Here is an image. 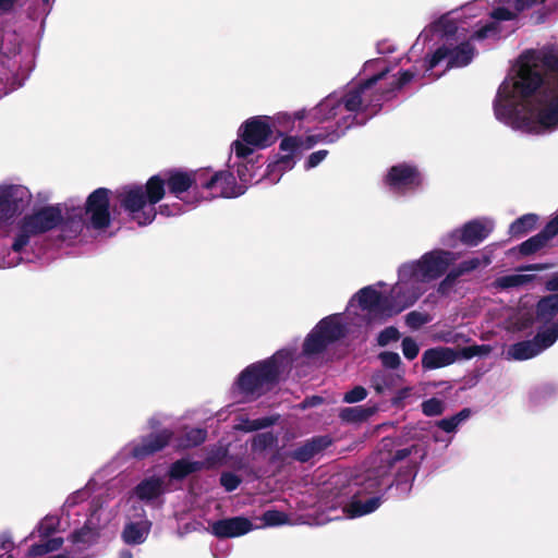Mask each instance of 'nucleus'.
I'll use <instances>...</instances> for the list:
<instances>
[{"instance_id":"obj_1","label":"nucleus","mask_w":558,"mask_h":558,"mask_svg":"<svg viewBox=\"0 0 558 558\" xmlns=\"http://www.w3.org/2000/svg\"><path fill=\"white\" fill-rule=\"evenodd\" d=\"M514 83L504 82L494 99V113L497 120L513 129L527 133L541 134L558 129V97L548 92L536 93L532 99L520 107L513 101Z\"/></svg>"},{"instance_id":"obj_2","label":"nucleus","mask_w":558,"mask_h":558,"mask_svg":"<svg viewBox=\"0 0 558 558\" xmlns=\"http://www.w3.org/2000/svg\"><path fill=\"white\" fill-rule=\"evenodd\" d=\"M514 88L524 99L545 92L558 97V47L546 46L522 54Z\"/></svg>"},{"instance_id":"obj_3","label":"nucleus","mask_w":558,"mask_h":558,"mask_svg":"<svg viewBox=\"0 0 558 558\" xmlns=\"http://www.w3.org/2000/svg\"><path fill=\"white\" fill-rule=\"evenodd\" d=\"M163 197V181L160 174L151 175L144 185L129 184L116 191L120 207L141 227L155 220L158 213L155 206Z\"/></svg>"},{"instance_id":"obj_4","label":"nucleus","mask_w":558,"mask_h":558,"mask_svg":"<svg viewBox=\"0 0 558 558\" xmlns=\"http://www.w3.org/2000/svg\"><path fill=\"white\" fill-rule=\"evenodd\" d=\"M290 364V352L278 350L271 356L246 366L239 374L236 386L244 396L260 397L279 384L281 375Z\"/></svg>"},{"instance_id":"obj_5","label":"nucleus","mask_w":558,"mask_h":558,"mask_svg":"<svg viewBox=\"0 0 558 558\" xmlns=\"http://www.w3.org/2000/svg\"><path fill=\"white\" fill-rule=\"evenodd\" d=\"M64 223L70 222L68 217L63 216L60 204L46 205L23 216L17 223V234L12 243V251L21 253L32 238L45 234Z\"/></svg>"},{"instance_id":"obj_6","label":"nucleus","mask_w":558,"mask_h":558,"mask_svg":"<svg viewBox=\"0 0 558 558\" xmlns=\"http://www.w3.org/2000/svg\"><path fill=\"white\" fill-rule=\"evenodd\" d=\"M456 259V253L435 248L424 253L417 260L403 264L399 269V274L402 278L426 283L446 275Z\"/></svg>"},{"instance_id":"obj_7","label":"nucleus","mask_w":558,"mask_h":558,"mask_svg":"<svg viewBox=\"0 0 558 558\" xmlns=\"http://www.w3.org/2000/svg\"><path fill=\"white\" fill-rule=\"evenodd\" d=\"M267 116H256L247 119L240 128L239 137L232 144L235 156L240 159H246L254 153V148L259 149L269 147L272 141V128Z\"/></svg>"},{"instance_id":"obj_8","label":"nucleus","mask_w":558,"mask_h":558,"mask_svg":"<svg viewBox=\"0 0 558 558\" xmlns=\"http://www.w3.org/2000/svg\"><path fill=\"white\" fill-rule=\"evenodd\" d=\"M359 307L365 312L366 325H379L398 315L404 306H398L391 295H385L372 286L364 287L354 295Z\"/></svg>"},{"instance_id":"obj_9","label":"nucleus","mask_w":558,"mask_h":558,"mask_svg":"<svg viewBox=\"0 0 558 558\" xmlns=\"http://www.w3.org/2000/svg\"><path fill=\"white\" fill-rule=\"evenodd\" d=\"M420 445H412L408 448L396 450L393 453H389L386 459H381L380 465L368 469L363 475V480L360 482L361 488L356 492V495L364 494H377L386 493L389 490V472L397 462L403 461L417 453Z\"/></svg>"},{"instance_id":"obj_10","label":"nucleus","mask_w":558,"mask_h":558,"mask_svg":"<svg viewBox=\"0 0 558 558\" xmlns=\"http://www.w3.org/2000/svg\"><path fill=\"white\" fill-rule=\"evenodd\" d=\"M110 195L111 191L107 187L96 189L87 196L84 208H72V213L68 214L69 222L82 223L83 216L86 215L94 229H107L111 223Z\"/></svg>"},{"instance_id":"obj_11","label":"nucleus","mask_w":558,"mask_h":558,"mask_svg":"<svg viewBox=\"0 0 558 558\" xmlns=\"http://www.w3.org/2000/svg\"><path fill=\"white\" fill-rule=\"evenodd\" d=\"M345 335L347 328L338 315L326 316L306 336L302 347L303 353L308 356L319 354Z\"/></svg>"},{"instance_id":"obj_12","label":"nucleus","mask_w":558,"mask_h":558,"mask_svg":"<svg viewBox=\"0 0 558 558\" xmlns=\"http://www.w3.org/2000/svg\"><path fill=\"white\" fill-rule=\"evenodd\" d=\"M316 144L317 140L313 135L305 137L289 135L283 137L279 148L287 154L279 156L274 162H270L267 166L266 174L268 177L281 175L284 171L291 170L295 163L294 157L301 155L304 150L311 149Z\"/></svg>"},{"instance_id":"obj_13","label":"nucleus","mask_w":558,"mask_h":558,"mask_svg":"<svg viewBox=\"0 0 558 558\" xmlns=\"http://www.w3.org/2000/svg\"><path fill=\"white\" fill-rule=\"evenodd\" d=\"M475 48L470 41H462L459 45L444 44L430 56H426L425 70L430 71L440 62L447 61V68H462L471 63L474 58Z\"/></svg>"},{"instance_id":"obj_14","label":"nucleus","mask_w":558,"mask_h":558,"mask_svg":"<svg viewBox=\"0 0 558 558\" xmlns=\"http://www.w3.org/2000/svg\"><path fill=\"white\" fill-rule=\"evenodd\" d=\"M29 191L21 185L0 187V228L21 214L31 202Z\"/></svg>"},{"instance_id":"obj_15","label":"nucleus","mask_w":558,"mask_h":558,"mask_svg":"<svg viewBox=\"0 0 558 558\" xmlns=\"http://www.w3.org/2000/svg\"><path fill=\"white\" fill-rule=\"evenodd\" d=\"M172 438L173 432L168 428H163L157 433H150L146 436H142L138 441H132L129 445V454L136 460L146 459L163 450Z\"/></svg>"},{"instance_id":"obj_16","label":"nucleus","mask_w":558,"mask_h":558,"mask_svg":"<svg viewBox=\"0 0 558 558\" xmlns=\"http://www.w3.org/2000/svg\"><path fill=\"white\" fill-rule=\"evenodd\" d=\"M535 319L538 324L537 332L556 335L558 339V293L542 296L535 305Z\"/></svg>"},{"instance_id":"obj_17","label":"nucleus","mask_w":558,"mask_h":558,"mask_svg":"<svg viewBox=\"0 0 558 558\" xmlns=\"http://www.w3.org/2000/svg\"><path fill=\"white\" fill-rule=\"evenodd\" d=\"M385 183L392 191L415 190L422 184V175L415 166L398 163L388 170Z\"/></svg>"},{"instance_id":"obj_18","label":"nucleus","mask_w":558,"mask_h":558,"mask_svg":"<svg viewBox=\"0 0 558 558\" xmlns=\"http://www.w3.org/2000/svg\"><path fill=\"white\" fill-rule=\"evenodd\" d=\"M555 337L554 332H536L532 340H523L510 345L508 353L515 361L532 359L550 348L555 343Z\"/></svg>"},{"instance_id":"obj_19","label":"nucleus","mask_w":558,"mask_h":558,"mask_svg":"<svg viewBox=\"0 0 558 558\" xmlns=\"http://www.w3.org/2000/svg\"><path fill=\"white\" fill-rule=\"evenodd\" d=\"M160 175L161 181H163V191L166 192L167 186L169 193L174 195L177 198H181V195L192 187H201V178L197 172L170 169L163 171Z\"/></svg>"},{"instance_id":"obj_20","label":"nucleus","mask_w":558,"mask_h":558,"mask_svg":"<svg viewBox=\"0 0 558 558\" xmlns=\"http://www.w3.org/2000/svg\"><path fill=\"white\" fill-rule=\"evenodd\" d=\"M420 450L421 451L416 453V460L411 459L405 466L398 470L392 480L389 477V489L395 487L400 498L408 497L412 490L413 482L420 469V461L423 460L426 454L421 446Z\"/></svg>"},{"instance_id":"obj_21","label":"nucleus","mask_w":558,"mask_h":558,"mask_svg":"<svg viewBox=\"0 0 558 558\" xmlns=\"http://www.w3.org/2000/svg\"><path fill=\"white\" fill-rule=\"evenodd\" d=\"M252 521L245 517L220 519L210 524V533L219 539L233 538L253 530Z\"/></svg>"},{"instance_id":"obj_22","label":"nucleus","mask_w":558,"mask_h":558,"mask_svg":"<svg viewBox=\"0 0 558 558\" xmlns=\"http://www.w3.org/2000/svg\"><path fill=\"white\" fill-rule=\"evenodd\" d=\"M493 231V225L481 219H473L465 222L461 228L456 229L452 238H457L462 244L473 247L482 243Z\"/></svg>"},{"instance_id":"obj_23","label":"nucleus","mask_w":558,"mask_h":558,"mask_svg":"<svg viewBox=\"0 0 558 558\" xmlns=\"http://www.w3.org/2000/svg\"><path fill=\"white\" fill-rule=\"evenodd\" d=\"M201 187L211 192L214 196L234 197L236 181L229 170H220L210 175L206 181H201Z\"/></svg>"},{"instance_id":"obj_24","label":"nucleus","mask_w":558,"mask_h":558,"mask_svg":"<svg viewBox=\"0 0 558 558\" xmlns=\"http://www.w3.org/2000/svg\"><path fill=\"white\" fill-rule=\"evenodd\" d=\"M558 234V215L550 219L535 235L529 238L518 246L523 256L532 255L548 245V242Z\"/></svg>"},{"instance_id":"obj_25","label":"nucleus","mask_w":558,"mask_h":558,"mask_svg":"<svg viewBox=\"0 0 558 558\" xmlns=\"http://www.w3.org/2000/svg\"><path fill=\"white\" fill-rule=\"evenodd\" d=\"M332 445V438L329 435H318L306 439L302 445L293 449L288 456L298 462L306 463L315 456L322 453Z\"/></svg>"},{"instance_id":"obj_26","label":"nucleus","mask_w":558,"mask_h":558,"mask_svg":"<svg viewBox=\"0 0 558 558\" xmlns=\"http://www.w3.org/2000/svg\"><path fill=\"white\" fill-rule=\"evenodd\" d=\"M389 72V69L380 71L379 73L368 77L367 80L361 82L357 87L345 93L341 99H336L337 102H341V107L343 106L347 111L356 112L361 109L362 106V95L363 93L373 87L377 82L383 80L386 74Z\"/></svg>"},{"instance_id":"obj_27","label":"nucleus","mask_w":558,"mask_h":558,"mask_svg":"<svg viewBox=\"0 0 558 558\" xmlns=\"http://www.w3.org/2000/svg\"><path fill=\"white\" fill-rule=\"evenodd\" d=\"M458 357L456 349L438 347L424 351L421 362L424 369H436L451 365Z\"/></svg>"},{"instance_id":"obj_28","label":"nucleus","mask_w":558,"mask_h":558,"mask_svg":"<svg viewBox=\"0 0 558 558\" xmlns=\"http://www.w3.org/2000/svg\"><path fill=\"white\" fill-rule=\"evenodd\" d=\"M151 525V521L146 518L140 521L126 522L121 533V539L126 545H141L147 539Z\"/></svg>"},{"instance_id":"obj_29","label":"nucleus","mask_w":558,"mask_h":558,"mask_svg":"<svg viewBox=\"0 0 558 558\" xmlns=\"http://www.w3.org/2000/svg\"><path fill=\"white\" fill-rule=\"evenodd\" d=\"M490 17L494 19L495 21L489 22V23L485 24L484 26H482L481 28H478L477 31H475L474 34L472 35V38L482 40L492 35L497 34V32H498V23L497 22L514 20V19H517V13L509 10L505 5H502V7H498V8L494 9L490 13Z\"/></svg>"},{"instance_id":"obj_30","label":"nucleus","mask_w":558,"mask_h":558,"mask_svg":"<svg viewBox=\"0 0 558 558\" xmlns=\"http://www.w3.org/2000/svg\"><path fill=\"white\" fill-rule=\"evenodd\" d=\"M381 504V496H373L365 501L356 498L353 499L344 507V511L350 518H357L374 512Z\"/></svg>"},{"instance_id":"obj_31","label":"nucleus","mask_w":558,"mask_h":558,"mask_svg":"<svg viewBox=\"0 0 558 558\" xmlns=\"http://www.w3.org/2000/svg\"><path fill=\"white\" fill-rule=\"evenodd\" d=\"M134 493L141 500H154L162 494V481L157 476L144 478L135 486Z\"/></svg>"},{"instance_id":"obj_32","label":"nucleus","mask_w":558,"mask_h":558,"mask_svg":"<svg viewBox=\"0 0 558 558\" xmlns=\"http://www.w3.org/2000/svg\"><path fill=\"white\" fill-rule=\"evenodd\" d=\"M377 411L378 407L376 404L369 407H348L340 410L339 417L345 423H362L367 421Z\"/></svg>"},{"instance_id":"obj_33","label":"nucleus","mask_w":558,"mask_h":558,"mask_svg":"<svg viewBox=\"0 0 558 558\" xmlns=\"http://www.w3.org/2000/svg\"><path fill=\"white\" fill-rule=\"evenodd\" d=\"M203 462L190 461L189 459L182 458L174 461L169 469V476L174 481H182L189 475L201 471Z\"/></svg>"},{"instance_id":"obj_34","label":"nucleus","mask_w":558,"mask_h":558,"mask_svg":"<svg viewBox=\"0 0 558 558\" xmlns=\"http://www.w3.org/2000/svg\"><path fill=\"white\" fill-rule=\"evenodd\" d=\"M399 379L398 375L380 369L371 376V387L377 395H384L387 391H391L397 386Z\"/></svg>"},{"instance_id":"obj_35","label":"nucleus","mask_w":558,"mask_h":558,"mask_svg":"<svg viewBox=\"0 0 558 558\" xmlns=\"http://www.w3.org/2000/svg\"><path fill=\"white\" fill-rule=\"evenodd\" d=\"M63 538L62 537H48V538H41L39 543L33 544L28 548V555L32 557H40L46 554L59 550L63 545Z\"/></svg>"},{"instance_id":"obj_36","label":"nucleus","mask_w":558,"mask_h":558,"mask_svg":"<svg viewBox=\"0 0 558 558\" xmlns=\"http://www.w3.org/2000/svg\"><path fill=\"white\" fill-rule=\"evenodd\" d=\"M537 220L538 217L535 214L523 215L510 225L509 232L512 236L526 234L536 227Z\"/></svg>"},{"instance_id":"obj_37","label":"nucleus","mask_w":558,"mask_h":558,"mask_svg":"<svg viewBox=\"0 0 558 558\" xmlns=\"http://www.w3.org/2000/svg\"><path fill=\"white\" fill-rule=\"evenodd\" d=\"M98 538V530L88 524H84L81 529L74 530L70 536V541L73 544H94Z\"/></svg>"},{"instance_id":"obj_38","label":"nucleus","mask_w":558,"mask_h":558,"mask_svg":"<svg viewBox=\"0 0 558 558\" xmlns=\"http://www.w3.org/2000/svg\"><path fill=\"white\" fill-rule=\"evenodd\" d=\"M480 266L481 259L473 257L449 268L446 275L456 283L460 277L476 270Z\"/></svg>"},{"instance_id":"obj_39","label":"nucleus","mask_w":558,"mask_h":558,"mask_svg":"<svg viewBox=\"0 0 558 558\" xmlns=\"http://www.w3.org/2000/svg\"><path fill=\"white\" fill-rule=\"evenodd\" d=\"M470 414L471 410L464 408L457 414L438 421L436 425L446 433H452L457 429L461 422H463L470 416Z\"/></svg>"},{"instance_id":"obj_40","label":"nucleus","mask_w":558,"mask_h":558,"mask_svg":"<svg viewBox=\"0 0 558 558\" xmlns=\"http://www.w3.org/2000/svg\"><path fill=\"white\" fill-rule=\"evenodd\" d=\"M206 438H207V430L205 428H199V427L191 428L187 432H185V434L183 435V437L181 439V445L184 448L197 447V446H201L202 444H204Z\"/></svg>"},{"instance_id":"obj_41","label":"nucleus","mask_w":558,"mask_h":558,"mask_svg":"<svg viewBox=\"0 0 558 558\" xmlns=\"http://www.w3.org/2000/svg\"><path fill=\"white\" fill-rule=\"evenodd\" d=\"M60 520L53 515H46L37 525L36 530L40 538H48L57 532Z\"/></svg>"},{"instance_id":"obj_42","label":"nucleus","mask_w":558,"mask_h":558,"mask_svg":"<svg viewBox=\"0 0 558 558\" xmlns=\"http://www.w3.org/2000/svg\"><path fill=\"white\" fill-rule=\"evenodd\" d=\"M340 107L341 102H337L336 99L327 98L317 106L316 110L320 120H330L338 114Z\"/></svg>"},{"instance_id":"obj_43","label":"nucleus","mask_w":558,"mask_h":558,"mask_svg":"<svg viewBox=\"0 0 558 558\" xmlns=\"http://www.w3.org/2000/svg\"><path fill=\"white\" fill-rule=\"evenodd\" d=\"M531 281V277L527 275H507L497 278L496 284L501 289L521 287Z\"/></svg>"},{"instance_id":"obj_44","label":"nucleus","mask_w":558,"mask_h":558,"mask_svg":"<svg viewBox=\"0 0 558 558\" xmlns=\"http://www.w3.org/2000/svg\"><path fill=\"white\" fill-rule=\"evenodd\" d=\"M277 442V437L271 432L256 434L252 441L254 451H264Z\"/></svg>"},{"instance_id":"obj_45","label":"nucleus","mask_w":558,"mask_h":558,"mask_svg":"<svg viewBox=\"0 0 558 558\" xmlns=\"http://www.w3.org/2000/svg\"><path fill=\"white\" fill-rule=\"evenodd\" d=\"M422 412L426 416H438L445 411V404L437 398H430L422 402Z\"/></svg>"},{"instance_id":"obj_46","label":"nucleus","mask_w":558,"mask_h":558,"mask_svg":"<svg viewBox=\"0 0 558 558\" xmlns=\"http://www.w3.org/2000/svg\"><path fill=\"white\" fill-rule=\"evenodd\" d=\"M401 337L400 331L395 326L386 327L377 336V344L379 347H386L390 342L398 341Z\"/></svg>"},{"instance_id":"obj_47","label":"nucleus","mask_w":558,"mask_h":558,"mask_svg":"<svg viewBox=\"0 0 558 558\" xmlns=\"http://www.w3.org/2000/svg\"><path fill=\"white\" fill-rule=\"evenodd\" d=\"M219 482L226 492L231 493L240 486L242 478L235 473L228 471L221 473Z\"/></svg>"},{"instance_id":"obj_48","label":"nucleus","mask_w":558,"mask_h":558,"mask_svg":"<svg viewBox=\"0 0 558 558\" xmlns=\"http://www.w3.org/2000/svg\"><path fill=\"white\" fill-rule=\"evenodd\" d=\"M429 315L417 311H412L405 315V324L412 329H420L429 322Z\"/></svg>"},{"instance_id":"obj_49","label":"nucleus","mask_w":558,"mask_h":558,"mask_svg":"<svg viewBox=\"0 0 558 558\" xmlns=\"http://www.w3.org/2000/svg\"><path fill=\"white\" fill-rule=\"evenodd\" d=\"M414 76H415V73L412 72L411 70H404V71L400 72L399 78L393 81L390 84V87L387 90H385L383 93V95L392 94L396 90L401 89L403 86H405L408 83H410Z\"/></svg>"},{"instance_id":"obj_50","label":"nucleus","mask_w":558,"mask_h":558,"mask_svg":"<svg viewBox=\"0 0 558 558\" xmlns=\"http://www.w3.org/2000/svg\"><path fill=\"white\" fill-rule=\"evenodd\" d=\"M264 523L268 526H276L287 522L288 517L284 512L279 510H267L262 517Z\"/></svg>"},{"instance_id":"obj_51","label":"nucleus","mask_w":558,"mask_h":558,"mask_svg":"<svg viewBox=\"0 0 558 558\" xmlns=\"http://www.w3.org/2000/svg\"><path fill=\"white\" fill-rule=\"evenodd\" d=\"M384 367L389 369H396L401 364L400 355L397 352L384 351L378 355Z\"/></svg>"},{"instance_id":"obj_52","label":"nucleus","mask_w":558,"mask_h":558,"mask_svg":"<svg viewBox=\"0 0 558 558\" xmlns=\"http://www.w3.org/2000/svg\"><path fill=\"white\" fill-rule=\"evenodd\" d=\"M401 347H402V353L405 359L412 361L418 355L420 348L413 338H411V337L403 338Z\"/></svg>"},{"instance_id":"obj_53","label":"nucleus","mask_w":558,"mask_h":558,"mask_svg":"<svg viewBox=\"0 0 558 558\" xmlns=\"http://www.w3.org/2000/svg\"><path fill=\"white\" fill-rule=\"evenodd\" d=\"M488 351H489V349L486 345L473 344V345L464 347L462 349L457 350V353H459V357L470 360L474 356H478V355H482L483 353H487Z\"/></svg>"},{"instance_id":"obj_54","label":"nucleus","mask_w":558,"mask_h":558,"mask_svg":"<svg viewBox=\"0 0 558 558\" xmlns=\"http://www.w3.org/2000/svg\"><path fill=\"white\" fill-rule=\"evenodd\" d=\"M366 397L367 390L363 386H355L344 393L343 401L347 403H355L364 400Z\"/></svg>"},{"instance_id":"obj_55","label":"nucleus","mask_w":558,"mask_h":558,"mask_svg":"<svg viewBox=\"0 0 558 558\" xmlns=\"http://www.w3.org/2000/svg\"><path fill=\"white\" fill-rule=\"evenodd\" d=\"M327 156H328V150H326V149H320V150L312 153L305 162V169L308 170V169L317 167Z\"/></svg>"},{"instance_id":"obj_56","label":"nucleus","mask_w":558,"mask_h":558,"mask_svg":"<svg viewBox=\"0 0 558 558\" xmlns=\"http://www.w3.org/2000/svg\"><path fill=\"white\" fill-rule=\"evenodd\" d=\"M546 0H514L512 7L514 9L513 12H515L517 14L526 10V9H530L532 5L536 4V3H544Z\"/></svg>"},{"instance_id":"obj_57","label":"nucleus","mask_w":558,"mask_h":558,"mask_svg":"<svg viewBox=\"0 0 558 558\" xmlns=\"http://www.w3.org/2000/svg\"><path fill=\"white\" fill-rule=\"evenodd\" d=\"M535 323L537 324V322L535 319V314L534 315L524 314L518 320L519 329H521V330L529 329V328L533 327V325Z\"/></svg>"},{"instance_id":"obj_58","label":"nucleus","mask_w":558,"mask_h":558,"mask_svg":"<svg viewBox=\"0 0 558 558\" xmlns=\"http://www.w3.org/2000/svg\"><path fill=\"white\" fill-rule=\"evenodd\" d=\"M456 283L446 275L445 278L439 282L437 292L440 295H447L451 291Z\"/></svg>"},{"instance_id":"obj_59","label":"nucleus","mask_w":558,"mask_h":558,"mask_svg":"<svg viewBox=\"0 0 558 558\" xmlns=\"http://www.w3.org/2000/svg\"><path fill=\"white\" fill-rule=\"evenodd\" d=\"M254 422H255L256 429L259 430V429H264V428L275 425L277 422V417L264 416V417L255 418Z\"/></svg>"},{"instance_id":"obj_60","label":"nucleus","mask_w":558,"mask_h":558,"mask_svg":"<svg viewBox=\"0 0 558 558\" xmlns=\"http://www.w3.org/2000/svg\"><path fill=\"white\" fill-rule=\"evenodd\" d=\"M410 388H402L391 398V404L393 407H400L405 398L409 397Z\"/></svg>"},{"instance_id":"obj_61","label":"nucleus","mask_w":558,"mask_h":558,"mask_svg":"<svg viewBox=\"0 0 558 558\" xmlns=\"http://www.w3.org/2000/svg\"><path fill=\"white\" fill-rule=\"evenodd\" d=\"M545 289L550 292H558V271L545 282Z\"/></svg>"},{"instance_id":"obj_62","label":"nucleus","mask_w":558,"mask_h":558,"mask_svg":"<svg viewBox=\"0 0 558 558\" xmlns=\"http://www.w3.org/2000/svg\"><path fill=\"white\" fill-rule=\"evenodd\" d=\"M240 430L250 433V432H256V426L254 420L245 418L242 421V423L238 427Z\"/></svg>"},{"instance_id":"obj_63","label":"nucleus","mask_w":558,"mask_h":558,"mask_svg":"<svg viewBox=\"0 0 558 558\" xmlns=\"http://www.w3.org/2000/svg\"><path fill=\"white\" fill-rule=\"evenodd\" d=\"M549 267L548 264H529L526 266L520 267V270L523 271H541L547 269Z\"/></svg>"},{"instance_id":"obj_64","label":"nucleus","mask_w":558,"mask_h":558,"mask_svg":"<svg viewBox=\"0 0 558 558\" xmlns=\"http://www.w3.org/2000/svg\"><path fill=\"white\" fill-rule=\"evenodd\" d=\"M323 403V398L318 396H313L311 398H305L303 401V408L306 407H315Z\"/></svg>"}]
</instances>
